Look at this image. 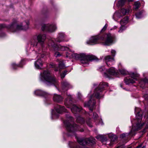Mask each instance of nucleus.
I'll list each match as a JSON object with an SVG mask.
<instances>
[{"label":"nucleus","mask_w":148,"mask_h":148,"mask_svg":"<svg viewBox=\"0 0 148 148\" xmlns=\"http://www.w3.org/2000/svg\"><path fill=\"white\" fill-rule=\"evenodd\" d=\"M115 36L110 33H108L102 36L97 35L91 37L87 42V43L92 45L100 42L105 45H109L112 43L115 40Z\"/></svg>","instance_id":"obj_1"},{"label":"nucleus","mask_w":148,"mask_h":148,"mask_svg":"<svg viewBox=\"0 0 148 148\" xmlns=\"http://www.w3.org/2000/svg\"><path fill=\"white\" fill-rule=\"evenodd\" d=\"M66 116L67 120L64 121V123L66 127L68 135L71 136L75 135V132L77 130L81 132H84L83 125H81L79 126L73 123L74 119L69 114H66Z\"/></svg>","instance_id":"obj_2"},{"label":"nucleus","mask_w":148,"mask_h":148,"mask_svg":"<svg viewBox=\"0 0 148 148\" xmlns=\"http://www.w3.org/2000/svg\"><path fill=\"white\" fill-rule=\"evenodd\" d=\"M72 56L75 59L79 60L80 62L83 65L88 64L89 61H98L99 60L96 56L94 55L84 53L77 54L74 53L72 54Z\"/></svg>","instance_id":"obj_3"},{"label":"nucleus","mask_w":148,"mask_h":148,"mask_svg":"<svg viewBox=\"0 0 148 148\" xmlns=\"http://www.w3.org/2000/svg\"><path fill=\"white\" fill-rule=\"evenodd\" d=\"M29 22L28 21L23 22L20 25L16 24V21H14L10 25L7 26L5 24L0 25V29L4 27L8 29L12 32H16L18 30H25L29 28Z\"/></svg>","instance_id":"obj_4"},{"label":"nucleus","mask_w":148,"mask_h":148,"mask_svg":"<svg viewBox=\"0 0 148 148\" xmlns=\"http://www.w3.org/2000/svg\"><path fill=\"white\" fill-rule=\"evenodd\" d=\"M95 139L92 137L85 139L77 138V141L80 145H82V147L78 146L76 143L72 142H70L69 145L71 148H88L85 146L93 145L95 144Z\"/></svg>","instance_id":"obj_5"},{"label":"nucleus","mask_w":148,"mask_h":148,"mask_svg":"<svg viewBox=\"0 0 148 148\" xmlns=\"http://www.w3.org/2000/svg\"><path fill=\"white\" fill-rule=\"evenodd\" d=\"M46 38V35L45 34L39 33L34 35L31 40V44L36 47H38L39 45L43 49L45 47Z\"/></svg>","instance_id":"obj_6"},{"label":"nucleus","mask_w":148,"mask_h":148,"mask_svg":"<svg viewBox=\"0 0 148 148\" xmlns=\"http://www.w3.org/2000/svg\"><path fill=\"white\" fill-rule=\"evenodd\" d=\"M41 79L48 86H51L57 84V80L55 77L51 74L48 70L45 71L43 73H40Z\"/></svg>","instance_id":"obj_7"},{"label":"nucleus","mask_w":148,"mask_h":148,"mask_svg":"<svg viewBox=\"0 0 148 148\" xmlns=\"http://www.w3.org/2000/svg\"><path fill=\"white\" fill-rule=\"evenodd\" d=\"M135 112L136 114V117L137 122L135 128L134 129V130L136 131L141 129L144 124V123H143L142 124L140 123L143 118L142 112L141 109L138 108H135ZM133 129L134 127H133L132 129Z\"/></svg>","instance_id":"obj_8"},{"label":"nucleus","mask_w":148,"mask_h":148,"mask_svg":"<svg viewBox=\"0 0 148 148\" xmlns=\"http://www.w3.org/2000/svg\"><path fill=\"white\" fill-rule=\"evenodd\" d=\"M107 83L102 82L100 83L99 86L96 88L94 92L93 95L95 97L98 99L103 97L102 92L108 86Z\"/></svg>","instance_id":"obj_9"},{"label":"nucleus","mask_w":148,"mask_h":148,"mask_svg":"<svg viewBox=\"0 0 148 148\" xmlns=\"http://www.w3.org/2000/svg\"><path fill=\"white\" fill-rule=\"evenodd\" d=\"M99 70L101 72H103V75L106 77H110L112 75L116 76L117 71L113 67L108 69H106L104 67L102 66L99 68Z\"/></svg>","instance_id":"obj_10"},{"label":"nucleus","mask_w":148,"mask_h":148,"mask_svg":"<svg viewBox=\"0 0 148 148\" xmlns=\"http://www.w3.org/2000/svg\"><path fill=\"white\" fill-rule=\"evenodd\" d=\"M68 97L69 98V99H66L65 100L64 104L68 108L71 106V110L74 114L78 113L82 109V107L80 106H77L76 105H72L71 104V100L70 99V95H69Z\"/></svg>","instance_id":"obj_11"},{"label":"nucleus","mask_w":148,"mask_h":148,"mask_svg":"<svg viewBox=\"0 0 148 148\" xmlns=\"http://www.w3.org/2000/svg\"><path fill=\"white\" fill-rule=\"evenodd\" d=\"M49 45L51 46L55 51H64L68 50L69 48L66 46H61L60 45L56 44L53 40H50L49 42Z\"/></svg>","instance_id":"obj_12"},{"label":"nucleus","mask_w":148,"mask_h":148,"mask_svg":"<svg viewBox=\"0 0 148 148\" xmlns=\"http://www.w3.org/2000/svg\"><path fill=\"white\" fill-rule=\"evenodd\" d=\"M57 28L55 25H42L41 29L44 32H54Z\"/></svg>","instance_id":"obj_13"},{"label":"nucleus","mask_w":148,"mask_h":148,"mask_svg":"<svg viewBox=\"0 0 148 148\" xmlns=\"http://www.w3.org/2000/svg\"><path fill=\"white\" fill-rule=\"evenodd\" d=\"M45 53L41 54V53H39L38 56H40L41 58H43L46 55ZM43 65L42 61L41 60V58L38 59L34 63V65L35 67L37 69H41Z\"/></svg>","instance_id":"obj_14"},{"label":"nucleus","mask_w":148,"mask_h":148,"mask_svg":"<svg viewBox=\"0 0 148 148\" xmlns=\"http://www.w3.org/2000/svg\"><path fill=\"white\" fill-rule=\"evenodd\" d=\"M69 39L67 38L66 36L64 33L60 32L59 33L57 38L56 39V41L59 42H67Z\"/></svg>","instance_id":"obj_15"},{"label":"nucleus","mask_w":148,"mask_h":148,"mask_svg":"<svg viewBox=\"0 0 148 148\" xmlns=\"http://www.w3.org/2000/svg\"><path fill=\"white\" fill-rule=\"evenodd\" d=\"M50 67L52 68H54L55 71H60V69H64L65 66L62 60H60L59 62L58 67H56L55 64L52 63L50 64Z\"/></svg>","instance_id":"obj_16"},{"label":"nucleus","mask_w":148,"mask_h":148,"mask_svg":"<svg viewBox=\"0 0 148 148\" xmlns=\"http://www.w3.org/2000/svg\"><path fill=\"white\" fill-rule=\"evenodd\" d=\"M131 77H126L124 79V81L125 83L126 84H133L135 82V81L136 80V79L134 77H137V75L133 73L131 74Z\"/></svg>","instance_id":"obj_17"},{"label":"nucleus","mask_w":148,"mask_h":148,"mask_svg":"<svg viewBox=\"0 0 148 148\" xmlns=\"http://www.w3.org/2000/svg\"><path fill=\"white\" fill-rule=\"evenodd\" d=\"M95 101L91 98L88 102L84 103V105L85 107H88L90 111L91 112H92L93 110L94 107L95 106Z\"/></svg>","instance_id":"obj_18"},{"label":"nucleus","mask_w":148,"mask_h":148,"mask_svg":"<svg viewBox=\"0 0 148 148\" xmlns=\"http://www.w3.org/2000/svg\"><path fill=\"white\" fill-rule=\"evenodd\" d=\"M110 140H106V144L111 146L113 145L114 142H116L117 140V137L115 135H111L109 136Z\"/></svg>","instance_id":"obj_19"},{"label":"nucleus","mask_w":148,"mask_h":148,"mask_svg":"<svg viewBox=\"0 0 148 148\" xmlns=\"http://www.w3.org/2000/svg\"><path fill=\"white\" fill-rule=\"evenodd\" d=\"M25 59H22L19 64H17L14 63H13L11 64V66L14 70L16 69L18 67H22L23 65L25 64Z\"/></svg>","instance_id":"obj_20"},{"label":"nucleus","mask_w":148,"mask_h":148,"mask_svg":"<svg viewBox=\"0 0 148 148\" xmlns=\"http://www.w3.org/2000/svg\"><path fill=\"white\" fill-rule=\"evenodd\" d=\"M34 94L35 95L40 96L43 97H45L50 95V94L47 92L40 90H37L34 91Z\"/></svg>","instance_id":"obj_21"},{"label":"nucleus","mask_w":148,"mask_h":148,"mask_svg":"<svg viewBox=\"0 0 148 148\" xmlns=\"http://www.w3.org/2000/svg\"><path fill=\"white\" fill-rule=\"evenodd\" d=\"M104 59L107 65L109 66L112 64V62L114 61V58L110 55L106 56L104 58Z\"/></svg>","instance_id":"obj_22"},{"label":"nucleus","mask_w":148,"mask_h":148,"mask_svg":"<svg viewBox=\"0 0 148 148\" xmlns=\"http://www.w3.org/2000/svg\"><path fill=\"white\" fill-rule=\"evenodd\" d=\"M62 89L63 92L67 90L69 88L71 87L70 84L66 81H64L62 82Z\"/></svg>","instance_id":"obj_23"},{"label":"nucleus","mask_w":148,"mask_h":148,"mask_svg":"<svg viewBox=\"0 0 148 148\" xmlns=\"http://www.w3.org/2000/svg\"><path fill=\"white\" fill-rule=\"evenodd\" d=\"M134 134L132 133V131L129 132L128 133H123L120 135V137L122 139H124L127 140L129 138H130L132 136L134 135Z\"/></svg>","instance_id":"obj_24"},{"label":"nucleus","mask_w":148,"mask_h":148,"mask_svg":"<svg viewBox=\"0 0 148 148\" xmlns=\"http://www.w3.org/2000/svg\"><path fill=\"white\" fill-rule=\"evenodd\" d=\"M55 109L56 112L58 113L61 114L63 112H66V109L64 106H61L57 105L55 107Z\"/></svg>","instance_id":"obj_25"},{"label":"nucleus","mask_w":148,"mask_h":148,"mask_svg":"<svg viewBox=\"0 0 148 148\" xmlns=\"http://www.w3.org/2000/svg\"><path fill=\"white\" fill-rule=\"evenodd\" d=\"M53 99L54 101L60 103L63 100V98L60 95L55 94Z\"/></svg>","instance_id":"obj_26"},{"label":"nucleus","mask_w":148,"mask_h":148,"mask_svg":"<svg viewBox=\"0 0 148 148\" xmlns=\"http://www.w3.org/2000/svg\"><path fill=\"white\" fill-rule=\"evenodd\" d=\"M128 21V17L126 16L121 19L120 22V24L121 26L124 25L127 23Z\"/></svg>","instance_id":"obj_27"},{"label":"nucleus","mask_w":148,"mask_h":148,"mask_svg":"<svg viewBox=\"0 0 148 148\" xmlns=\"http://www.w3.org/2000/svg\"><path fill=\"white\" fill-rule=\"evenodd\" d=\"M76 121L77 122L82 124L84 123L85 120L83 118L79 116L77 118Z\"/></svg>","instance_id":"obj_28"},{"label":"nucleus","mask_w":148,"mask_h":148,"mask_svg":"<svg viewBox=\"0 0 148 148\" xmlns=\"http://www.w3.org/2000/svg\"><path fill=\"white\" fill-rule=\"evenodd\" d=\"M143 11H141L137 12L135 14L136 17L137 18H140L143 16Z\"/></svg>","instance_id":"obj_29"},{"label":"nucleus","mask_w":148,"mask_h":148,"mask_svg":"<svg viewBox=\"0 0 148 148\" xmlns=\"http://www.w3.org/2000/svg\"><path fill=\"white\" fill-rule=\"evenodd\" d=\"M134 8L136 10L138 9L140 5V3L139 1L135 2L134 4Z\"/></svg>","instance_id":"obj_30"},{"label":"nucleus","mask_w":148,"mask_h":148,"mask_svg":"<svg viewBox=\"0 0 148 148\" xmlns=\"http://www.w3.org/2000/svg\"><path fill=\"white\" fill-rule=\"evenodd\" d=\"M126 0H120L118 2L119 5L120 6H123L124 5L125 2Z\"/></svg>","instance_id":"obj_31"},{"label":"nucleus","mask_w":148,"mask_h":148,"mask_svg":"<svg viewBox=\"0 0 148 148\" xmlns=\"http://www.w3.org/2000/svg\"><path fill=\"white\" fill-rule=\"evenodd\" d=\"M119 71L122 75H126L128 73V72L124 69H121L119 70Z\"/></svg>","instance_id":"obj_32"},{"label":"nucleus","mask_w":148,"mask_h":148,"mask_svg":"<svg viewBox=\"0 0 148 148\" xmlns=\"http://www.w3.org/2000/svg\"><path fill=\"white\" fill-rule=\"evenodd\" d=\"M128 12L129 11L123 8L121 9V12L123 15H125L127 13H128Z\"/></svg>","instance_id":"obj_33"},{"label":"nucleus","mask_w":148,"mask_h":148,"mask_svg":"<svg viewBox=\"0 0 148 148\" xmlns=\"http://www.w3.org/2000/svg\"><path fill=\"white\" fill-rule=\"evenodd\" d=\"M86 123L87 125L90 127H92V125L90 121V119H89L88 120H86Z\"/></svg>","instance_id":"obj_34"},{"label":"nucleus","mask_w":148,"mask_h":148,"mask_svg":"<svg viewBox=\"0 0 148 148\" xmlns=\"http://www.w3.org/2000/svg\"><path fill=\"white\" fill-rule=\"evenodd\" d=\"M67 72L68 71L66 70H65L64 72L60 75L61 78H64L65 75L66 74Z\"/></svg>","instance_id":"obj_35"},{"label":"nucleus","mask_w":148,"mask_h":148,"mask_svg":"<svg viewBox=\"0 0 148 148\" xmlns=\"http://www.w3.org/2000/svg\"><path fill=\"white\" fill-rule=\"evenodd\" d=\"M54 56L56 57H60L61 56L60 53L58 51H56L54 53Z\"/></svg>","instance_id":"obj_36"},{"label":"nucleus","mask_w":148,"mask_h":148,"mask_svg":"<svg viewBox=\"0 0 148 148\" xmlns=\"http://www.w3.org/2000/svg\"><path fill=\"white\" fill-rule=\"evenodd\" d=\"M107 27H108V25H107V24H106L103 27V28L101 30V32H104L106 29Z\"/></svg>","instance_id":"obj_37"},{"label":"nucleus","mask_w":148,"mask_h":148,"mask_svg":"<svg viewBox=\"0 0 148 148\" xmlns=\"http://www.w3.org/2000/svg\"><path fill=\"white\" fill-rule=\"evenodd\" d=\"M116 51L115 50H112L111 51V53L112 55V57L114 58L115 56V54L116 53Z\"/></svg>","instance_id":"obj_38"},{"label":"nucleus","mask_w":148,"mask_h":148,"mask_svg":"<svg viewBox=\"0 0 148 148\" xmlns=\"http://www.w3.org/2000/svg\"><path fill=\"white\" fill-rule=\"evenodd\" d=\"M93 116L94 119H97L98 117V115L95 112H94L93 113Z\"/></svg>","instance_id":"obj_39"},{"label":"nucleus","mask_w":148,"mask_h":148,"mask_svg":"<svg viewBox=\"0 0 148 148\" xmlns=\"http://www.w3.org/2000/svg\"><path fill=\"white\" fill-rule=\"evenodd\" d=\"M78 98L80 100H82V96L81 94L79 92L78 93L77 95Z\"/></svg>","instance_id":"obj_40"},{"label":"nucleus","mask_w":148,"mask_h":148,"mask_svg":"<svg viewBox=\"0 0 148 148\" xmlns=\"http://www.w3.org/2000/svg\"><path fill=\"white\" fill-rule=\"evenodd\" d=\"M96 138H97L98 139H102L103 138V137L101 135H98L97 136H96Z\"/></svg>","instance_id":"obj_41"},{"label":"nucleus","mask_w":148,"mask_h":148,"mask_svg":"<svg viewBox=\"0 0 148 148\" xmlns=\"http://www.w3.org/2000/svg\"><path fill=\"white\" fill-rule=\"evenodd\" d=\"M144 97L146 100H148V94H146L144 95Z\"/></svg>","instance_id":"obj_42"},{"label":"nucleus","mask_w":148,"mask_h":148,"mask_svg":"<svg viewBox=\"0 0 148 148\" xmlns=\"http://www.w3.org/2000/svg\"><path fill=\"white\" fill-rule=\"evenodd\" d=\"M143 82L145 83H148V79L146 78H145L143 79Z\"/></svg>","instance_id":"obj_43"},{"label":"nucleus","mask_w":148,"mask_h":148,"mask_svg":"<svg viewBox=\"0 0 148 148\" xmlns=\"http://www.w3.org/2000/svg\"><path fill=\"white\" fill-rule=\"evenodd\" d=\"M5 33H0V37H3L5 36Z\"/></svg>","instance_id":"obj_44"},{"label":"nucleus","mask_w":148,"mask_h":148,"mask_svg":"<svg viewBox=\"0 0 148 148\" xmlns=\"http://www.w3.org/2000/svg\"><path fill=\"white\" fill-rule=\"evenodd\" d=\"M142 144H141L136 147V148H140L142 146Z\"/></svg>","instance_id":"obj_45"},{"label":"nucleus","mask_w":148,"mask_h":148,"mask_svg":"<svg viewBox=\"0 0 148 148\" xmlns=\"http://www.w3.org/2000/svg\"><path fill=\"white\" fill-rule=\"evenodd\" d=\"M123 27H121L120 28V30L119 31V32H122L123 29Z\"/></svg>","instance_id":"obj_46"},{"label":"nucleus","mask_w":148,"mask_h":148,"mask_svg":"<svg viewBox=\"0 0 148 148\" xmlns=\"http://www.w3.org/2000/svg\"><path fill=\"white\" fill-rule=\"evenodd\" d=\"M124 145L119 146L117 147L116 148H124L125 147H124Z\"/></svg>","instance_id":"obj_47"}]
</instances>
